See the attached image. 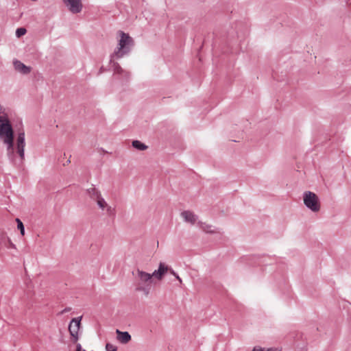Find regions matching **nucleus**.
Masks as SVG:
<instances>
[{
    "label": "nucleus",
    "instance_id": "4",
    "mask_svg": "<svg viewBox=\"0 0 351 351\" xmlns=\"http://www.w3.org/2000/svg\"><path fill=\"white\" fill-rule=\"evenodd\" d=\"M304 204L313 213L320 210V202L317 195L311 191H305L303 193Z\"/></svg>",
    "mask_w": 351,
    "mask_h": 351
},
{
    "label": "nucleus",
    "instance_id": "22",
    "mask_svg": "<svg viewBox=\"0 0 351 351\" xmlns=\"http://www.w3.org/2000/svg\"><path fill=\"white\" fill-rule=\"evenodd\" d=\"M76 351H86L85 350L82 349L80 344L77 345Z\"/></svg>",
    "mask_w": 351,
    "mask_h": 351
},
{
    "label": "nucleus",
    "instance_id": "12",
    "mask_svg": "<svg viewBox=\"0 0 351 351\" xmlns=\"http://www.w3.org/2000/svg\"><path fill=\"white\" fill-rule=\"evenodd\" d=\"M197 224H198L199 227L204 232H205L206 233H215V232H217L215 230V228L213 226H211V225L207 224V223L202 222V221H198Z\"/></svg>",
    "mask_w": 351,
    "mask_h": 351
},
{
    "label": "nucleus",
    "instance_id": "17",
    "mask_svg": "<svg viewBox=\"0 0 351 351\" xmlns=\"http://www.w3.org/2000/svg\"><path fill=\"white\" fill-rule=\"evenodd\" d=\"M26 29L23 28V27H20V28H18L16 31V36L19 38L22 36H23L24 34H25L26 33Z\"/></svg>",
    "mask_w": 351,
    "mask_h": 351
},
{
    "label": "nucleus",
    "instance_id": "15",
    "mask_svg": "<svg viewBox=\"0 0 351 351\" xmlns=\"http://www.w3.org/2000/svg\"><path fill=\"white\" fill-rule=\"evenodd\" d=\"M252 351H280L277 348H263L260 347H254Z\"/></svg>",
    "mask_w": 351,
    "mask_h": 351
},
{
    "label": "nucleus",
    "instance_id": "1",
    "mask_svg": "<svg viewBox=\"0 0 351 351\" xmlns=\"http://www.w3.org/2000/svg\"><path fill=\"white\" fill-rule=\"evenodd\" d=\"M0 141L6 145L9 160L15 165H21L25 160V131L19 130L14 145L13 128L6 114L0 115Z\"/></svg>",
    "mask_w": 351,
    "mask_h": 351
},
{
    "label": "nucleus",
    "instance_id": "21",
    "mask_svg": "<svg viewBox=\"0 0 351 351\" xmlns=\"http://www.w3.org/2000/svg\"><path fill=\"white\" fill-rule=\"evenodd\" d=\"M71 310V308L70 307H66L65 308H64L59 314L60 315H62V314H64L66 313H68Z\"/></svg>",
    "mask_w": 351,
    "mask_h": 351
},
{
    "label": "nucleus",
    "instance_id": "24",
    "mask_svg": "<svg viewBox=\"0 0 351 351\" xmlns=\"http://www.w3.org/2000/svg\"><path fill=\"white\" fill-rule=\"evenodd\" d=\"M10 245L14 247V245L12 244V243H10Z\"/></svg>",
    "mask_w": 351,
    "mask_h": 351
},
{
    "label": "nucleus",
    "instance_id": "5",
    "mask_svg": "<svg viewBox=\"0 0 351 351\" xmlns=\"http://www.w3.org/2000/svg\"><path fill=\"white\" fill-rule=\"evenodd\" d=\"M96 203L99 208L105 212L107 216L112 218L115 217V208L109 205L103 197L100 198V199L98 200Z\"/></svg>",
    "mask_w": 351,
    "mask_h": 351
},
{
    "label": "nucleus",
    "instance_id": "11",
    "mask_svg": "<svg viewBox=\"0 0 351 351\" xmlns=\"http://www.w3.org/2000/svg\"><path fill=\"white\" fill-rule=\"evenodd\" d=\"M117 339L122 343H127L131 339V335L128 332H121L117 330Z\"/></svg>",
    "mask_w": 351,
    "mask_h": 351
},
{
    "label": "nucleus",
    "instance_id": "6",
    "mask_svg": "<svg viewBox=\"0 0 351 351\" xmlns=\"http://www.w3.org/2000/svg\"><path fill=\"white\" fill-rule=\"evenodd\" d=\"M63 1L72 13L77 14L82 11V4L81 0H63Z\"/></svg>",
    "mask_w": 351,
    "mask_h": 351
},
{
    "label": "nucleus",
    "instance_id": "18",
    "mask_svg": "<svg viewBox=\"0 0 351 351\" xmlns=\"http://www.w3.org/2000/svg\"><path fill=\"white\" fill-rule=\"evenodd\" d=\"M106 351H117V347L109 343L106 345Z\"/></svg>",
    "mask_w": 351,
    "mask_h": 351
},
{
    "label": "nucleus",
    "instance_id": "20",
    "mask_svg": "<svg viewBox=\"0 0 351 351\" xmlns=\"http://www.w3.org/2000/svg\"><path fill=\"white\" fill-rule=\"evenodd\" d=\"M169 271L172 275L174 276V277H176V278L180 282V283H182V279L180 278L178 274L174 271L173 269L170 268Z\"/></svg>",
    "mask_w": 351,
    "mask_h": 351
},
{
    "label": "nucleus",
    "instance_id": "13",
    "mask_svg": "<svg viewBox=\"0 0 351 351\" xmlns=\"http://www.w3.org/2000/svg\"><path fill=\"white\" fill-rule=\"evenodd\" d=\"M132 144L135 149L140 151H144L148 147L145 144L138 140L133 141Z\"/></svg>",
    "mask_w": 351,
    "mask_h": 351
},
{
    "label": "nucleus",
    "instance_id": "2",
    "mask_svg": "<svg viewBox=\"0 0 351 351\" xmlns=\"http://www.w3.org/2000/svg\"><path fill=\"white\" fill-rule=\"evenodd\" d=\"M120 39L119 40L118 46L114 53L110 56V62L115 74L123 75L125 79L129 78L130 73L122 69L120 65L114 61V59H120L125 55L128 54L134 45V41L129 34L122 31L119 32Z\"/></svg>",
    "mask_w": 351,
    "mask_h": 351
},
{
    "label": "nucleus",
    "instance_id": "9",
    "mask_svg": "<svg viewBox=\"0 0 351 351\" xmlns=\"http://www.w3.org/2000/svg\"><path fill=\"white\" fill-rule=\"evenodd\" d=\"M13 64L15 70L22 74L27 75L31 72V67L26 66L19 60H14Z\"/></svg>",
    "mask_w": 351,
    "mask_h": 351
},
{
    "label": "nucleus",
    "instance_id": "14",
    "mask_svg": "<svg viewBox=\"0 0 351 351\" xmlns=\"http://www.w3.org/2000/svg\"><path fill=\"white\" fill-rule=\"evenodd\" d=\"M170 268H169L168 266L165 265L164 263H160L158 266V273H159V275H161L163 278L165 273L168 271H169Z\"/></svg>",
    "mask_w": 351,
    "mask_h": 351
},
{
    "label": "nucleus",
    "instance_id": "8",
    "mask_svg": "<svg viewBox=\"0 0 351 351\" xmlns=\"http://www.w3.org/2000/svg\"><path fill=\"white\" fill-rule=\"evenodd\" d=\"M181 216L184 221L193 225L197 221L198 217L194 213L190 210H184L181 213Z\"/></svg>",
    "mask_w": 351,
    "mask_h": 351
},
{
    "label": "nucleus",
    "instance_id": "10",
    "mask_svg": "<svg viewBox=\"0 0 351 351\" xmlns=\"http://www.w3.org/2000/svg\"><path fill=\"white\" fill-rule=\"evenodd\" d=\"M86 192L89 197L95 202H97L98 200L100 199V198L102 197L101 192L95 187L92 186L88 189L86 190Z\"/></svg>",
    "mask_w": 351,
    "mask_h": 351
},
{
    "label": "nucleus",
    "instance_id": "16",
    "mask_svg": "<svg viewBox=\"0 0 351 351\" xmlns=\"http://www.w3.org/2000/svg\"><path fill=\"white\" fill-rule=\"evenodd\" d=\"M16 220L17 221L18 229L20 230L21 234L22 235H24L25 234V228H24L23 223L19 219H16Z\"/></svg>",
    "mask_w": 351,
    "mask_h": 351
},
{
    "label": "nucleus",
    "instance_id": "23",
    "mask_svg": "<svg viewBox=\"0 0 351 351\" xmlns=\"http://www.w3.org/2000/svg\"><path fill=\"white\" fill-rule=\"evenodd\" d=\"M70 162H71V160L69 159V160H66V163H65V164H64V165H68V164H69Z\"/></svg>",
    "mask_w": 351,
    "mask_h": 351
},
{
    "label": "nucleus",
    "instance_id": "3",
    "mask_svg": "<svg viewBox=\"0 0 351 351\" xmlns=\"http://www.w3.org/2000/svg\"><path fill=\"white\" fill-rule=\"evenodd\" d=\"M135 276L137 282L136 290L142 291L145 295H148L150 293L153 281L151 274L137 269Z\"/></svg>",
    "mask_w": 351,
    "mask_h": 351
},
{
    "label": "nucleus",
    "instance_id": "19",
    "mask_svg": "<svg viewBox=\"0 0 351 351\" xmlns=\"http://www.w3.org/2000/svg\"><path fill=\"white\" fill-rule=\"evenodd\" d=\"M152 278L154 277L158 280H161L162 278L161 275H159L158 273V270H155L152 274H151Z\"/></svg>",
    "mask_w": 351,
    "mask_h": 351
},
{
    "label": "nucleus",
    "instance_id": "7",
    "mask_svg": "<svg viewBox=\"0 0 351 351\" xmlns=\"http://www.w3.org/2000/svg\"><path fill=\"white\" fill-rule=\"evenodd\" d=\"M81 317L73 318L69 324V330L71 335L75 338H77V333L80 326Z\"/></svg>",
    "mask_w": 351,
    "mask_h": 351
}]
</instances>
